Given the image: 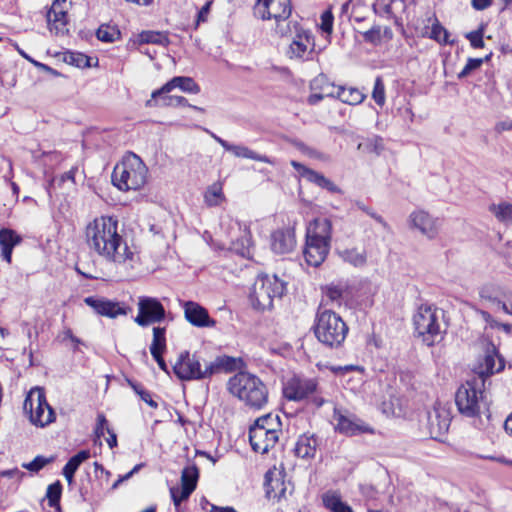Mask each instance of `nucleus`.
Returning <instances> with one entry per match:
<instances>
[{
    "label": "nucleus",
    "instance_id": "f257e3e1",
    "mask_svg": "<svg viewBox=\"0 0 512 512\" xmlns=\"http://www.w3.org/2000/svg\"><path fill=\"white\" fill-rule=\"evenodd\" d=\"M88 248L106 261L133 268L137 255L129 248L119 231V222L111 216H101L89 222L85 229Z\"/></svg>",
    "mask_w": 512,
    "mask_h": 512
},
{
    "label": "nucleus",
    "instance_id": "f03ea898",
    "mask_svg": "<svg viewBox=\"0 0 512 512\" xmlns=\"http://www.w3.org/2000/svg\"><path fill=\"white\" fill-rule=\"evenodd\" d=\"M237 368V359L221 355L206 358L201 353L185 351L179 355L173 366L175 375L184 381L210 379L222 372H232Z\"/></svg>",
    "mask_w": 512,
    "mask_h": 512
},
{
    "label": "nucleus",
    "instance_id": "7ed1b4c3",
    "mask_svg": "<svg viewBox=\"0 0 512 512\" xmlns=\"http://www.w3.org/2000/svg\"><path fill=\"white\" fill-rule=\"evenodd\" d=\"M227 388L249 409L261 410L268 404L269 391L266 384L251 373L235 374L229 379Z\"/></svg>",
    "mask_w": 512,
    "mask_h": 512
},
{
    "label": "nucleus",
    "instance_id": "20e7f679",
    "mask_svg": "<svg viewBox=\"0 0 512 512\" xmlns=\"http://www.w3.org/2000/svg\"><path fill=\"white\" fill-rule=\"evenodd\" d=\"M332 224L328 218H317L307 228L304 258L310 266L318 267L326 259L331 241Z\"/></svg>",
    "mask_w": 512,
    "mask_h": 512
},
{
    "label": "nucleus",
    "instance_id": "39448f33",
    "mask_svg": "<svg viewBox=\"0 0 512 512\" xmlns=\"http://www.w3.org/2000/svg\"><path fill=\"white\" fill-rule=\"evenodd\" d=\"M313 330L320 343L330 348H338L345 341L349 328L339 314L320 307Z\"/></svg>",
    "mask_w": 512,
    "mask_h": 512
},
{
    "label": "nucleus",
    "instance_id": "423d86ee",
    "mask_svg": "<svg viewBox=\"0 0 512 512\" xmlns=\"http://www.w3.org/2000/svg\"><path fill=\"white\" fill-rule=\"evenodd\" d=\"M147 173L148 169L142 159L134 153H128L115 166L112 182L120 190H138L146 183Z\"/></svg>",
    "mask_w": 512,
    "mask_h": 512
},
{
    "label": "nucleus",
    "instance_id": "0eeeda50",
    "mask_svg": "<svg viewBox=\"0 0 512 512\" xmlns=\"http://www.w3.org/2000/svg\"><path fill=\"white\" fill-rule=\"evenodd\" d=\"M281 422L271 413L257 418L249 429V441L252 449L261 454L267 453L279 440Z\"/></svg>",
    "mask_w": 512,
    "mask_h": 512
},
{
    "label": "nucleus",
    "instance_id": "6e6552de",
    "mask_svg": "<svg viewBox=\"0 0 512 512\" xmlns=\"http://www.w3.org/2000/svg\"><path fill=\"white\" fill-rule=\"evenodd\" d=\"M286 291V283L276 275H259L252 287L250 301L257 310H270L275 300H280Z\"/></svg>",
    "mask_w": 512,
    "mask_h": 512
},
{
    "label": "nucleus",
    "instance_id": "1a4fd4ad",
    "mask_svg": "<svg viewBox=\"0 0 512 512\" xmlns=\"http://www.w3.org/2000/svg\"><path fill=\"white\" fill-rule=\"evenodd\" d=\"M23 409L29 413L30 422L38 427H45L55 421V412L46 400L42 388H32L27 394Z\"/></svg>",
    "mask_w": 512,
    "mask_h": 512
},
{
    "label": "nucleus",
    "instance_id": "9d476101",
    "mask_svg": "<svg viewBox=\"0 0 512 512\" xmlns=\"http://www.w3.org/2000/svg\"><path fill=\"white\" fill-rule=\"evenodd\" d=\"M483 385L477 378L466 381L462 384L455 395V402L459 412L467 417H475L481 412L484 406Z\"/></svg>",
    "mask_w": 512,
    "mask_h": 512
},
{
    "label": "nucleus",
    "instance_id": "9b49d317",
    "mask_svg": "<svg viewBox=\"0 0 512 512\" xmlns=\"http://www.w3.org/2000/svg\"><path fill=\"white\" fill-rule=\"evenodd\" d=\"M320 394L315 379L293 376L283 386V395L286 399L301 401L310 398L316 407H321L325 402Z\"/></svg>",
    "mask_w": 512,
    "mask_h": 512
},
{
    "label": "nucleus",
    "instance_id": "f8f14e48",
    "mask_svg": "<svg viewBox=\"0 0 512 512\" xmlns=\"http://www.w3.org/2000/svg\"><path fill=\"white\" fill-rule=\"evenodd\" d=\"M439 314L440 311L437 308L421 305L413 316L415 330L427 345H432L441 332Z\"/></svg>",
    "mask_w": 512,
    "mask_h": 512
},
{
    "label": "nucleus",
    "instance_id": "ddd939ff",
    "mask_svg": "<svg viewBox=\"0 0 512 512\" xmlns=\"http://www.w3.org/2000/svg\"><path fill=\"white\" fill-rule=\"evenodd\" d=\"M407 221L411 229L417 230L428 240L436 239L442 227V219L423 209L412 211Z\"/></svg>",
    "mask_w": 512,
    "mask_h": 512
},
{
    "label": "nucleus",
    "instance_id": "4468645a",
    "mask_svg": "<svg viewBox=\"0 0 512 512\" xmlns=\"http://www.w3.org/2000/svg\"><path fill=\"white\" fill-rule=\"evenodd\" d=\"M165 316V308L157 298L139 297L138 314L134 319L139 326L146 327L151 324L160 323L165 319Z\"/></svg>",
    "mask_w": 512,
    "mask_h": 512
},
{
    "label": "nucleus",
    "instance_id": "2eb2a0df",
    "mask_svg": "<svg viewBox=\"0 0 512 512\" xmlns=\"http://www.w3.org/2000/svg\"><path fill=\"white\" fill-rule=\"evenodd\" d=\"M333 418L336 422V430L347 436L374 433V429L370 425L346 411L343 412L341 410L335 409Z\"/></svg>",
    "mask_w": 512,
    "mask_h": 512
},
{
    "label": "nucleus",
    "instance_id": "dca6fc26",
    "mask_svg": "<svg viewBox=\"0 0 512 512\" xmlns=\"http://www.w3.org/2000/svg\"><path fill=\"white\" fill-rule=\"evenodd\" d=\"M504 366V359L499 355L495 346L491 345L477 368L476 373L479 376L477 380L481 382V385H484L486 377L502 371Z\"/></svg>",
    "mask_w": 512,
    "mask_h": 512
},
{
    "label": "nucleus",
    "instance_id": "f3484780",
    "mask_svg": "<svg viewBox=\"0 0 512 512\" xmlns=\"http://www.w3.org/2000/svg\"><path fill=\"white\" fill-rule=\"evenodd\" d=\"M84 303L91 307L97 314L108 318H116L126 315L127 309L119 302L102 297L89 296L84 298Z\"/></svg>",
    "mask_w": 512,
    "mask_h": 512
},
{
    "label": "nucleus",
    "instance_id": "a211bd4d",
    "mask_svg": "<svg viewBox=\"0 0 512 512\" xmlns=\"http://www.w3.org/2000/svg\"><path fill=\"white\" fill-rule=\"evenodd\" d=\"M185 319L195 327H215L216 320L209 316L206 308L194 301L183 304Z\"/></svg>",
    "mask_w": 512,
    "mask_h": 512
},
{
    "label": "nucleus",
    "instance_id": "6ab92c4d",
    "mask_svg": "<svg viewBox=\"0 0 512 512\" xmlns=\"http://www.w3.org/2000/svg\"><path fill=\"white\" fill-rule=\"evenodd\" d=\"M179 88L183 92L197 94L200 91L198 84L190 77L177 76L168 81L162 88L152 92V99L146 102V106H152L153 99H156L162 94H168L173 89Z\"/></svg>",
    "mask_w": 512,
    "mask_h": 512
},
{
    "label": "nucleus",
    "instance_id": "aec40b11",
    "mask_svg": "<svg viewBox=\"0 0 512 512\" xmlns=\"http://www.w3.org/2000/svg\"><path fill=\"white\" fill-rule=\"evenodd\" d=\"M294 28L297 29L295 25ZM313 47L314 42L311 34L308 31L296 30V35L293 37L286 54L290 59L303 60L307 53L313 51Z\"/></svg>",
    "mask_w": 512,
    "mask_h": 512
},
{
    "label": "nucleus",
    "instance_id": "412c9836",
    "mask_svg": "<svg viewBox=\"0 0 512 512\" xmlns=\"http://www.w3.org/2000/svg\"><path fill=\"white\" fill-rule=\"evenodd\" d=\"M67 0H55L47 12V22L51 31L62 32L68 22Z\"/></svg>",
    "mask_w": 512,
    "mask_h": 512
},
{
    "label": "nucleus",
    "instance_id": "4be33fe9",
    "mask_svg": "<svg viewBox=\"0 0 512 512\" xmlns=\"http://www.w3.org/2000/svg\"><path fill=\"white\" fill-rule=\"evenodd\" d=\"M264 479V489L268 499L280 500L285 497L286 486L280 472L275 469L268 470Z\"/></svg>",
    "mask_w": 512,
    "mask_h": 512
},
{
    "label": "nucleus",
    "instance_id": "5701e85b",
    "mask_svg": "<svg viewBox=\"0 0 512 512\" xmlns=\"http://www.w3.org/2000/svg\"><path fill=\"white\" fill-rule=\"evenodd\" d=\"M450 418L444 409L434 408L428 413V428L433 439H440L449 429Z\"/></svg>",
    "mask_w": 512,
    "mask_h": 512
},
{
    "label": "nucleus",
    "instance_id": "b1692460",
    "mask_svg": "<svg viewBox=\"0 0 512 512\" xmlns=\"http://www.w3.org/2000/svg\"><path fill=\"white\" fill-rule=\"evenodd\" d=\"M295 235L290 229H279L271 234V249L276 254H287L295 247Z\"/></svg>",
    "mask_w": 512,
    "mask_h": 512
},
{
    "label": "nucleus",
    "instance_id": "393cba45",
    "mask_svg": "<svg viewBox=\"0 0 512 512\" xmlns=\"http://www.w3.org/2000/svg\"><path fill=\"white\" fill-rule=\"evenodd\" d=\"M21 241V236L14 230L9 228L0 229L1 256L7 263H11L12 251L16 245L20 244Z\"/></svg>",
    "mask_w": 512,
    "mask_h": 512
},
{
    "label": "nucleus",
    "instance_id": "a878e982",
    "mask_svg": "<svg viewBox=\"0 0 512 512\" xmlns=\"http://www.w3.org/2000/svg\"><path fill=\"white\" fill-rule=\"evenodd\" d=\"M221 146L226 151L231 152L235 157L251 159V160H255V161H259V162H263V163H268L271 165L275 164V161L273 159L269 158L266 155L259 154L255 151L251 150L247 146L234 145V144H230L227 141H222Z\"/></svg>",
    "mask_w": 512,
    "mask_h": 512
},
{
    "label": "nucleus",
    "instance_id": "bb28decb",
    "mask_svg": "<svg viewBox=\"0 0 512 512\" xmlns=\"http://www.w3.org/2000/svg\"><path fill=\"white\" fill-rule=\"evenodd\" d=\"M317 440L313 435H301L294 448L295 455L303 459L313 458L316 453Z\"/></svg>",
    "mask_w": 512,
    "mask_h": 512
},
{
    "label": "nucleus",
    "instance_id": "cd10ccee",
    "mask_svg": "<svg viewBox=\"0 0 512 512\" xmlns=\"http://www.w3.org/2000/svg\"><path fill=\"white\" fill-rule=\"evenodd\" d=\"M279 5L283 6L281 13H273V18L276 20L275 31L280 36H287L291 32L290 22L287 21L291 15V5L289 0H279Z\"/></svg>",
    "mask_w": 512,
    "mask_h": 512
},
{
    "label": "nucleus",
    "instance_id": "c85d7f7f",
    "mask_svg": "<svg viewBox=\"0 0 512 512\" xmlns=\"http://www.w3.org/2000/svg\"><path fill=\"white\" fill-rule=\"evenodd\" d=\"M339 256L344 262L354 267H363L367 263V253L365 249L356 247L346 248L339 251Z\"/></svg>",
    "mask_w": 512,
    "mask_h": 512
},
{
    "label": "nucleus",
    "instance_id": "c756f323",
    "mask_svg": "<svg viewBox=\"0 0 512 512\" xmlns=\"http://www.w3.org/2000/svg\"><path fill=\"white\" fill-rule=\"evenodd\" d=\"M89 458L90 452L88 450H82L68 460L62 473L69 484L73 482L74 474L79 466Z\"/></svg>",
    "mask_w": 512,
    "mask_h": 512
},
{
    "label": "nucleus",
    "instance_id": "7c9ffc66",
    "mask_svg": "<svg viewBox=\"0 0 512 512\" xmlns=\"http://www.w3.org/2000/svg\"><path fill=\"white\" fill-rule=\"evenodd\" d=\"M336 98L345 104L358 105L365 100L366 95L357 88L339 86Z\"/></svg>",
    "mask_w": 512,
    "mask_h": 512
},
{
    "label": "nucleus",
    "instance_id": "2f4dec72",
    "mask_svg": "<svg viewBox=\"0 0 512 512\" xmlns=\"http://www.w3.org/2000/svg\"><path fill=\"white\" fill-rule=\"evenodd\" d=\"M338 88L339 86L331 83L324 74H319L310 83L311 91H320V93L326 97L336 98Z\"/></svg>",
    "mask_w": 512,
    "mask_h": 512
},
{
    "label": "nucleus",
    "instance_id": "473e14b6",
    "mask_svg": "<svg viewBox=\"0 0 512 512\" xmlns=\"http://www.w3.org/2000/svg\"><path fill=\"white\" fill-rule=\"evenodd\" d=\"M236 225L239 230H242V235L239 239H236V241L233 242L234 249L242 256L249 257L253 246L251 232L246 225L243 226V229L239 222H236Z\"/></svg>",
    "mask_w": 512,
    "mask_h": 512
},
{
    "label": "nucleus",
    "instance_id": "72a5a7b5",
    "mask_svg": "<svg viewBox=\"0 0 512 512\" xmlns=\"http://www.w3.org/2000/svg\"><path fill=\"white\" fill-rule=\"evenodd\" d=\"M326 297L332 302L341 304L342 301L349 296L348 285L344 282L331 283L328 284L325 288Z\"/></svg>",
    "mask_w": 512,
    "mask_h": 512
},
{
    "label": "nucleus",
    "instance_id": "f704fd0d",
    "mask_svg": "<svg viewBox=\"0 0 512 512\" xmlns=\"http://www.w3.org/2000/svg\"><path fill=\"white\" fill-rule=\"evenodd\" d=\"M489 211L495 216V218L505 224L512 225V204L508 202H500L498 204H491Z\"/></svg>",
    "mask_w": 512,
    "mask_h": 512
},
{
    "label": "nucleus",
    "instance_id": "c9c22d12",
    "mask_svg": "<svg viewBox=\"0 0 512 512\" xmlns=\"http://www.w3.org/2000/svg\"><path fill=\"white\" fill-rule=\"evenodd\" d=\"M224 200L225 196L220 183H213L204 193V201L209 207L219 206Z\"/></svg>",
    "mask_w": 512,
    "mask_h": 512
},
{
    "label": "nucleus",
    "instance_id": "e433bc0d",
    "mask_svg": "<svg viewBox=\"0 0 512 512\" xmlns=\"http://www.w3.org/2000/svg\"><path fill=\"white\" fill-rule=\"evenodd\" d=\"M383 37L392 38V31L389 27L373 26L363 33L364 40L374 45L379 44Z\"/></svg>",
    "mask_w": 512,
    "mask_h": 512
},
{
    "label": "nucleus",
    "instance_id": "4c0bfd02",
    "mask_svg": "<svg viewBox=\"0 0 512 512\" xmlns=\"http://www.w3.org/2000/svg\"><path fill=\"white\" fill-rule=\"evenodd\" d=\"M166 329L164 327L153 328V339L150 346V353L152 356H157V353H163L166 349Z\"/></svg>",
    "mask_w": 512,
    "mask_h": 512
},
{
    "label": "nucleus",
    "instance_id": "58836bf2",
    "mask_svg": "<svg viewBox=\"0 0 512 512\" xmlns=\"http://www.w3.org/2000/svg\"><path fill=\"white\" fill-rule=\"evenodd\" d=\"M325 507L332 512H353L352 509L342 502L341 498L335 493H327L323 496Z\"/></svg>",
    "mask_w": 512,
    "mask_h": 512
},
{
    "label": "nucleus",
    "instance_id": "ea45409f",
    "mask_svg": "<svg viewBox=\"0 0 512 512\" xmlns=\"http://www.w3.org/2000/svg\"><path fill=\"white\" fill-rule=\"evenodd\" d=\"M449 32L444 28L437 18H434L429 37L441 45L454 44V40L449 39Z\"/></svg>",
    "mask_w": 512,
    "mask_h": 512
},
{
    "label": "nucleus",
    "instance_id": "a19ab883",
    "mask_svg": "<svg viewBox=\"0 0 512 512\" xmlns=\"http://www.w3.org/2000/svg\"><path fill=\"white\" fill-rule=\"evenodd\" d=\"M199 478V470L196 465H189L182 470L181 486L190 487L192 491L196 489Z\"/></svg>",
    "mask_w": 512,
    "mask_h": 512
},
{
    "label": "nucleus",
    "instance_id": "79ce46f5",
    "mask_svg": "<svg viewBox=\"0 0 512 512\" xmlns=\"http://www.w3.org/2000/svg\"><path fill=\"white\" fill-rule=\"evenodd\" d=\"M291 165L298 171L301 177L305 178L311 183H314L318 186V184L321 182L323 174L312 170L303 164L297 162V161H291Z\"/></svg>",
    "mask_w": 512,
    "mask_h": 512
},
{
    "label": "nucleus",
    "instance_id": "37998d69",
    "mask_svg": "<svg viewBox=\"0 0 512 512\" xmlns=\"http://www.w3.org/2000/svg\"><path fill=\"white\" fill-rule=\"evenodd\" d=\"M141 43H151L166 46L169 44V39L166 34L155 31H144L140 34Z\"/></svg>",
    "mask_w": 512,
    "mask_h": 512
},
{
    "label": "nucleus",
    "instance_id": "c03bdc74",
    "mask_svg": "<svg viewBox=\"0 0 512 512\" xmlns=\"http://www.w3.org/2000/svg\"><path fill=\"white\" fill-rule=\"evenodd\" d=\"M96 36L102 42L111 43L119 38L120 31L114 26L103 24L98 28Z\"/></svg>",
    "mask_w": 512,
    "mask_h": 512
},
{
    "label": "nucleus",
    "instance_id": "a18cd8bd",
    "mask_svg": "<svg viewBox=\"0 0 512 512\" xmlns=\"http://www.w3.org/2000/svg\"><path fill=\"white\" fill-rule=\"evenodd\" d=\"M372 98L375 103L382 107L386 101L385 85L381 76L376 77L372 91Z\"/></svg>",
    "mask_w": 512,
    "mask_h": 512
},
{
    "label": "nucleus",
    "instance_id": "49530a36",
    "mask_svg": "<svg viewBox=\"0 0 512 512\" xmlns=\"http://www.w3.org/2000/svg\"><path fill=\"white\" fill-rule=\"evenodd\" d=\"M162 104L164 106H171V107H177V106H189L197 111L203 112L204 110L198 106L189 105L186 98L178 95H167L162 94Z\"/></svg>",
    "mask_w": 512,
    "mask_h": 512
},
{
    "label": "nucleus",
    "instance_id": "de8ad7c7",
    "mask_svg": "<svg viewBox=\"0 0 512 512\" xmlns=\"http://www.w3.org/2000/svg\"><path fill=\"white\" fill-rule=\"evenodd\" d=\"M193 491L190 487H171L170 495L176 508L180 506L183 501H186Z\"/></svg>",
    "mask_w": 512,
    "mask_h": 512
},
{
    "label": "nucleus",
    "instance_id": "09e8293b",
    "mask_svg": "<svg viewBox=\"0 0 512 512\" xmlns=\"http://www.w3.org/2000/svg\"><path fill=\"white\" fill-rule=\"evenodd\" d=\"M62 492V485L59 481L50 484L47 488L46 497L50 507H55L59 504Z\"/></svg>",
    "mask_w": 512,
    "mask_h": 512
},
{
    "label": "nucleus",
    "instance_id": "8fccbe9b",
    "mask_svg": "<svg viewBox=\"0 0 512 512\" xmlns=\"http://www.w3.org/2000/svg\"><path fill=\"white\" fill-rule=\"evenodd\" d=\"M273 0H258L254 9L255 14L261 19L273 18V13L270 12Z\"/></svg>",
    "mask_w": 512,
    "mask_h": 512
},
{
    "label": "nucleus",
    "instance_id": "3c124183",
    "mask_svg": "<svg viewBox=\"0 0 512 512\" xmlns=\"http://www.w3.org/2000/svg\"><path fill=\"white\" fill-rule=\"evenodd\" d=\"M65 61L80 68L90 66L89 58L82 53H69L66 55Z\"/></svg>",
    "mask_w": 512,
    "mask_h": 512
},
{
    "label": "nucleus",
    "instance_id": "603ef678",
    "mask_svg": "<svg viewBox=\"0 0 512 512\" xmlns=\"http://www.w3.org/2000/svg\"><path fill=\"white\" fill-rule=\"evenodd\" d=\"M52 461V458H45L43 456H37L33 461L29 463H24L23 467L32 472H38L43 467H45L48 463Z\"/></svg>",
    "mask_w": 512,
    "mask_h": 512
},
{
    "label": "nucleus",
    "instance_id": "864d4df0",
    "mask_svg": "<svg viewBox=\"0 0 512 512\" xmlns=\"http://www.w3.org/2000/svg\"><path fill=\"white\" fill-rule=\"evenodd\" d=\"M333 21H334V17L330 10L323 12L321 15V24H320L321 30L327 34H330L333 29Z\"/></svg>",
    "mask_w": 512,
    "mask_h": 512
},
{
    "label": "nucleus",
    "instance_id": "5fc2aeb1",
    "mask_svg": "<svg viewBox=\"0 0 512 512\" xmlns=\"http://www.w3.org/2000/svg\"><path fill=\"white\" fill-rule=\"evenodd\" d=\"M482 64V59L470 58L462 71L458 74L459 78L468 76L473 70L478 69Z\"/></svg>",
    "mask_w": 512,
    "mask_h": 512
},
{
    "label": "nucleus",
    "instance_id": "6e6d98bb",
    "mask_svg": "<svg viewBox=\"0 0 512 512\" xmlns=\"http://www.w3.org/2000/svg\"><path fill=\"white\" fill-rule=\"evenodd\" d=\"M470 44L474 48H482L484 46L483 34L481 31H472L466 35Z\"/></svg>",
    "mask_w": 512,
    "mask_h": 512
},
{
    "label": "nucleus",
    "instance_id": "4d7b16f0",
    "mask_svg": "<svg viewBox=\"0 0 512 512\" xmlns=\"http://www.w3.org/2000/svg\"><path fill=\"white\" fill-rule=\"evenodd\" d=\"M108 422L103 414H99L97 417V426L95 428V435L97 438L104 436L105 432H107Z\"/></svg>",
    "mask_w": 512,
    "mask_h": 512
},
{
    "label": "nucleus",
    "instance_id": "13d9d810",
    "mask_svg": "<svg viewBox=\"0 0 512 512\" xmlns=\"http://www.w3.org/2000/svg\"><path fill=\"white\" fill-rule=\"evenodd\" d=\"M356 206L362 210L363 212H365L366 214H368L369 216H371L373 219H375L378 223H380L381 225H383L384 227L387 226V223L385 222V220L383 219L382 216L378 215L377 213H375L371 208L367 207L366 205H364L362 202H356Z\"/></svg>",
    "mask_w": 512,
    "mask_h": 512
},
{
    "label": "nucleus",
    "instance_id": "bf43d9fd",
    "mask_svg": "<svg viewBox=\"0 0 512 512\" xmlns=\"http://www.w3.org/2000/svg\"><path fill=\"white\" fill-rule=\"evenodd\" d=\"M212 1H208L205 3V5L201 8V10L198 12L197 15V25H199L201 22H206L208 14L210 12Z\"/></svg>",
    "mask_w": 512,
    "mask_h": 512
},
{
    "label": "nucleus",
    "instance_id": "052dcab7",
    "mask_svg": "<svg viewBox=\"0 0 512 512\" xmlns=\"http://www.w3.org/2000/svg\"><path fill=\"white\" fill-rule=\"evenodd\" d=\"M319 187L327 189L330 192L337 193L340 192V189L328 178L325 176L322 177L321 182L318 184Z\"/></svg>",
    "mask_w": 512,
    "mask_h": 512
},
{
    "label": "nucleus",
    "instance_id": "680f3d73",
    "mask_svg": "<svg viewBox=\"0 0 512 512\" xmlns=\"http://www.w3.org/2000/svg\"><path fill=\"white\" fill-rule=\"evenodd\" d=\"M479 314L483 321H485L491 328H497L498 325H500V322L494 319L489 312L481 310Z\"/></svg>",
    "mask_w": 512,
    "mask_h": 512
},
{
    "label": "nucleus",
    "instance_id": "e2e57ef3",
    "mask_svg": "<svg viewBox=\"0 0 512 512\" xmlns=\"http://www.w3.org/2000/svg\"><path fill=\"white\" fill-rule=\"evenodd\" d=\"M326 96L325 95H322V93H320V91H312V93L309 95L308 99H307V102L310 104V105H316L318 104L321 100H323Z\"/></svg>",
    "mask_w": 512,
    "mask_h": 512
},
{
    "label": "nucleus",
    "instance_id": "0e129e2a",
    "mask_svg": "<svg viewBox=\"0 0 512 512\" xmlns=\"http://www.w3.org/2000/svg\"><path fill=\"white\" fill-rule=\"evenodd\" d=\"M471 4L476 10H484L492 4V0H472Z\"/></svg>",
    "mask_w": 512,
    "mask_h": 512
},
{
    "label": "nucleus",
    "instance_id": "69168bd1",
    "mask_svg": "<svg viewBox=\"0 0 512 512\" xmlns=\"http://www.w3.org/2000/svg\"><path fill=\"white\" fill-rule=\"evenodd\" d=\"M140 398L146 402L150 407L156 409L158 407V404L156 401L153 400L150 392H148L147 390H145L144 392H142V395L140 396Z\"/></svg>",
    "mask_w": 512,
    "mask_h": 512
},
{
    "label": "nucleus",
    "instance_id": "338daca9",
    "mask_svg": "<svg viewBox=\"0 0 512 512\" xmlns=\"http://www.w3.org/2000/svg\"><path fill=\"white\" fill-rule=\"evenodd\" d=\"M492 303L500 310L505 312L506 314H509V307L508 304L505 303V301L501 298H493L491 299Z\"/></svg>",
    "mask_w": 512,
    "mask_h": 512
},
{
    "label": "nucleus",
    "instance_id": "774afa93",
    "mask_svg": "<svg viewBox=\"0 0 512 512\" xmlns=\"http://www.w3.org/2000/svg\"><path fill=\"white\" fill-rule=\"evenodd\" d=\"M107 433L109 437L106 438V442L108 446L112 449L117 446V436L110 428H107Z\"/></svg>",
    "mask_w": 512,
    "mask_h": 512
}]
</instances>
